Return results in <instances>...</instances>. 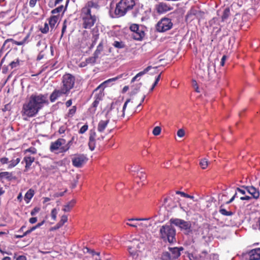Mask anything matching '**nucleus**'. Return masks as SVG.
I'll return each mask as SVG.
<instances>
[{
    "instance_id": "obj_1",
    "label": "nucleus",
    "mask_w": 260,
    "mask_h": 260,
    "mask_svg": "<svg viewBox=\"0 0 260 260\" xmlns=\"http://www.w3.org/2000/svg\"><path fill=\"white\" fill-rule=\"evenodd\" d=\"M48 104L47 94H32L23 105L22 115L29 117H34L45 105Z\"/></svg>"
},
{
    "instance_id": "obj_2",
    "label": "nucleus",
    "mask_w": 260,
    "mask_h": 260,
    "mask_svg": "<svg viewBox=\"0 0 260 260\" xmlns=\"http://www.w3.org/2000/svg\"><path fill=\"white\" fill-rule=\"evenodd\" d=\"M135 5L134 0H120L116 5L115 14L117 17L123 16L127 11L132 10Z\"/></svg>"
},
{
    "instance_id": "obj_3",
    "label": "nucleus",
    "mask_w": 260,
    "mask_h": 260,
    "mask_svg": "<svg viewBox=\"0 0 260 260\" xmlns=\"http://www.w3.org/2000/svg\"><path fill=\"white\" fill-rule=\"evenodd\" d=\"M161 238L164 241L173 243L175 241L176 231L171 225L162 226L159 230Z\"/></svg>"
},
{
    "instance_id": "obj_4",
    "label": "nucleus",
    "mask_w": 260,
    "mask_h": 260,
    "mask_svg": "<svg viewBox=\"0 0 260 260\" xmlns=\"http://www.w3.org/2000/svg\"><path fill=\"white\" fill-rule=\"evenodd\" d=\"M81 18L83 21V27L89 29L92 27L96 21V17L94 15H91V11L85 9L81 11Z\"/></svg>"
},
{
    "instance_id": "obj_5",
    "label": "nucleus",
    "mask_w": 260,
    "mask_h": 260,
    "mask_svg": "<svg viewBox=\"0 0 260 260\" xmlns=\"http://www.w3.org/2000/svg\"><path fill=\"white\" fill-rule=\"evenodd\" d=\"M130 101V99H128L125 102L122 107V114L120 116L119 115V110L121 108L120 104L117 102L112 103L111 104L110 110L107 112V115L114 118H118L119 117H124V111L126 109L127 104L129 103Z\"/></svg>"
},
{
    "instance_id": "obj_6",
    "label": "nucleus",
    "mask_w": 260,
    "mask_h": 260,
    "mask_svg": "<svg viewBox=\"0 0 260 260\" xmlns=\"http://www.w3.org/2000/svg\"><path fill=\"white\" fill-rule=\"evenodd\" d=\"M75 78L70 74H66L62 77V85L60 89L62 92L68 94L71 89L74 87Z\"/></svg>"
},
{
    "instance_id": "obj_7",
    "label": "nucleus",
    "mask_w": 260,
    "mask_h": 260,
    "mask_svg": "<svg viewBox=\"0 0 260 260\" xmlns=\"http://www.w3.org/2000/svg\"><path fill=\"white\" fill-rule=\"evenodd\" d=\"M169 249V251L162 253L161 256V260H175L180 255L178 248H170Z\"/></svg>"
},
{
    "instance_id": "obj_8",
    "label": "nucleus",
    "mask_w": 260,
    "mask_h": 260,
    "mask_svg": "<svg viewBox=\"0 0 260 260\" xmlns=\"http://www.w3.org/2000/svg\"><path fill=\"white\" fill-rule=\"evenodd\" d=\"M87 160L86 155L84 154H75L72 158V164L76 168H81Z\"/></svg>"
},
{
    "instance_id": "obj_9",
    "label": "nucleus",
    "mask_w": 260,
    "mask_h": 260,
    "mask_svg": "<svg viewBox=\"0 0 260 260\" xmlns=\"http://www.w3.org/2000/svg\"><path fill=\"white\" fill-rule=\"evenodd\" d=\"M173 23L171 20L168 18L161 19L156 25V29L159 32H164L172 28Z\"/></svg>"
},
{
    "instance_id": "obj_10",
    "label": "nucleus",
    "mask_w": 260,
    "mask_h": 260,
    "mask_svg": "<svg viewBox=\"0 0 260 260\" xmlns=\"http://www.w3.org/2000/svg\"><path fill=\"white\" fill-rule=\"evenodd\" d=\"M131 245H128V249L131 255L135 256L137 255V252L139 250L141 246L143 245L139 240L136 238L129 241Z\"/></svg>"
},
{
    "instance_id": "obj_11",
    "label": "nucleus",
    "mask_w": 260,
    "mask_h": 260,
    "mask_svg": "<svg viewBox=\"0 0 260 260\" xmlns=\"http://www.w3.org/2000/svg\"><path fill=\"white\" fill-rule=\"evenodd\" d=\"M129 28L133 32L132 36L135 40H141L144 37V32L142 29H140L138 24H133L130 26Z\"/></svg>"
},
{
    "instance_id": "obj_12",
    "label": "nucleus",
    "mask_w": 260,
    "mask_h": 260,
    "mask_svg": "<svg viewBox=\"0 0 260 260\" xmlns=\"http://www.w3.org/2000/svg\"><path fill=\"white\" fill-rule=\"evenodd\" d=\"M171 223L179 226L180 229L183 230H189L191 227V224L189 222L178 218H172L170 219Z\"/></svg>"
},
{
    "instance_id": "obj_13",
    "label": "nucleus",
    "mask_w": 260,
    "mask_h": 260,
    "mask_svg": "<svg viewBox=\"0 0 260 260\" xmlns=\"http://www.w3.org/2000/svg\"><path fill=\"white\" fill-rule=\"evenodd\" d=\"M155 9L158 13L162 14L172 10L173 7L166 3L160 2L155 5Z\"/></svg>"
},
{
    "instance_id": "obj_14",
    "label": "nucleus",
    "mask_w": 260,
    "mask_h": 260,
    "mask_svg": "<svg viewBox=\"0 0 260 260\" xmlns=\"http://www.w3.org/2000/svg\"><path fill=\"white\" fill-rule=\"evenodd\" d=\"M66 140L63 138H59L55 142H52L50 146V150L52 152H55V151L60 149L61 146L66 143Z\"/></svg>"
},
{
    "instance_id": "obj_15",
    "label": "nucleus",
    "mask_w": 260,
    "mask_h": 260,
    "mask_svg": "<svg viewBox=\"0 0 260 260\" xmlns=\"http://www.w3.org/2000/svg\"><path fill=\"white\" fill-rule=\"evenodd\" d=\"M246 257L248 259V260H259L260 248L253 249L249 251L246 254Z\"/></svg>"
},
{
    "instance_id": "obj_16",
    "label": "nucleus",
    "mask_w": 260,
    "mask_h": 260,
    "mask_svg": "<svg viewBox=\"0 0 260 260\" xmlns=\"http://www.w3.org/2000/svg\"><path fill=\"white\" fill-rule=\"evenodd\" d=\"M242 187L244 188L252 196L253 199L257 200L259 198V190L253 186H242Z\"/></svg>"
},
{
    "instance_id": "obj_17",
    "label": "nucleus",
    "mask_w": 260,
    "mask_h": 260,
    "mask_svg": "<svg viewBox=\"0 0 260 260\" xmlns=\"http://www.w3.org/2000/svg\"><path fill=\"white\" fill-rule=\"evenodd\" d=\"M95 132L94 131H90L88 146L91 151L93 150L95 147Z\"/></svg>"
},
{
    "instance_id": "obj_18",
    "label": "nucleus",
    "mask_w": 260,
    "mask_h": 260,
    "mask_svg": "<svg viewBox=\"0 0 260 260\" xmlns=\"http://www.w3.org/2000/svg\"><path fill=\"white\" fill-rule=\"evenodd\" d=\"M35 161V158L34 157L29 156V155H26L22 162L23 163L24 162L25 163V171H27L30 169V166L32 165V163Z\"/></svg>"
},
{
    "instance_id": "obj_19",
    "label": "nucleus",
    "mask_w": 260,
    "mask_h": 260,
    "mask_svg": "<svg viewBox=\"0 0 260 260\" xmlns=\"http://www.w3.org/2000/svg\"><path fill=\"white\" fill-rule=\"evenodd\" d=\"M62 94H66L65 93L62 92L61 89L55 90L50 95V99L52 102H54L58 97Z\"/></svg>"
},
{
    "instance_id": "obj_20",
    "label": "nucleus",
    "mask_w": 260,
    "mask_h": 260,
    "mask_svg": "<svg viewBox=\"0 0 260 260\" xmlns=\"http://www.w3.org/2000/svg\"><path fill=\"white\" fill-rule=\"evenodd\" d=\"M99 6L96 3H94L92 1H89L86 4L85 6L82 9V11H83L85 9L91 11V8L99 9Z\"/></svg>"
},
{
    "instance_id": "obj_21",
    "label": "nucleus",
    "mask_w": 260,
    "mask_h": 260,
    "mask_svg": "<svg viewBox=\"0 0 260 260\" xmlns=\"http://www.w3.org/2000/svg\"><path fill=\"white\" fill-rule=\"evenodd\" d=\"M103 96V94L102 93L95 95V100L93 102L91 108L93 111L94 112L95 111V108L99 105L100 101L102 100Z\"/></svg>"
},
{
    "instance_id": "obj_22",
    "label": "nucleus",
    "mask_w": 260,
    "mask_h": 260,
    "mask_svg": "<svg viewBox=\"0 0 260 260\" xmlns=\"http://www.w3.org/2000/svg\"><path fill=\"white\" fill-rule=\"evenodd\" d=\"M109 122V120L108 119L106 120H101L98 125V131L100 133L103 132Z\"/></svg>"
},
{
    "instance_id": "obj_23",
    "label": "nucleus",
    "mask_w": 260,
    "mask_h": 260,
    "mask_svg": "<svg viewBox=\"0 0 260 260\" xmlns=\"http://www.w3.org/2000/svg\"><path fill=\"white\" fill-rule=\"evenodd\" d=\"M37 47L39 52L44 53V51L47 48V44L44 40H40L37 43Z\"/></svg>"
},
{
    "instance_id": "obj_24",
    "label": "nucleus",
    "mask_w": 260,
    "mask_h": 260,
    "mask_svg": "<svg viewBox=\"0 0 260 260\" xmlns=\"http://www.w3.org/2000/svg\"><path fill=\"white\" fill-rule=\"evenodd\" d=\"M219 212L224 216H232L234 214V212L232 211L229 210H227L224 207L223 205H221L219 210Z\"/></svg>"
},
{
    "instance_id": "obj_25",
    "label": "nucleus",
    "mask_w": 260,
    "mask_h": 260,
    "mask_svg": "<svg viewBox=\"0 0 260 260\" xmlns=\"http://www.w3.org/2000/svg\"><path fill=\"white\" fill-rule=\"evenodd\" d=\"M75 137H72L71 140H70L68 143L64 146H62L60 148V152H65L67 151L71 147L73 141H74Z\"/></svg>"
},
{
    "instance_id": "obj_26",
    "label": "nucleus",
    "mask_w": 260,
    "mask_h": 260,
    "mask_svg": "<svg viewBox=\"0 0 260 260\" xmlns=\"http://www.w3.org/2000/svg\"><path fill=\"white\" fill-rule=\"evenodd\" d=\"M76 203V201L75 200H72L70 202H69L67 205L64 206V208H63V211L64 212H69L71 209L74 207Z\"/></svg>"
},
{
    "instance_id": "obj_27",
    "label": "nucleus",
    "mask_w": 260,
    "mask_h": 260,
    "mask_svg": "<svg viewBox=\"0 0 260 260\" xmlns=\"http://www.w3.org/2000/svg\"><path fill=\"white\" fill-rule=\"evenodd\" d=\"M151 68V67L149 66V67H147L146 69H145L143 71L139 72L133 78V79L132 80V82H134L135 81H136L137 79V78L138 77H140L143 76V75L145 74L146 73H147Z\"/></svg>"
},
{
    "instance_id": "obj_28",
    "label": "nucleus",
    "mask_w": 260,
    "mask_h": 260,
    "mask_svg": "<svg viewBox=\"0 0 260 260\" xmlns=\"http://www.w3.org/2000/svg\"><path fill=\"white\" fill-rule=\"evenodd\" d=\"M58 19V18L57 16H52L49 18V24L51 29L54 28Z\"/></svg>"
},
{
    "instance_id": "obj_29",
    "label": "nucleus",
    "mask_w": 260,
    "mask_h": 260,
    "mask_svg": "<svg viewBox=\"0 0 260 260\" xmlns=\"http://www.w3.org/2000/svg\"><path fill=\"white\" fill-rule=\"evenodd\" d=\"M34 195V190L29 189L25 193L24 199L27 203H28L29 200L33 197Z\"/></svg>"
},
{
    "instance_id": "obj_30",
    "label": "nucleus",
    "mask_w": 260,
    "mask_h": 260,
    "mask_svg": "<svg viewBox=\"0 0 260 260\" xmlns=\"http://www.w3.org/2000/svg\"><path fill=\"white\" fill-rule=\"evenodd\" d=\"M20 161V158H17L16 159H13L9 161V164L8 165V169H11L15 167L17 164Z\"/></svg>"
},
{
    "instance_id": "obj_31",
    "label": "nucleus",
    "mask_w": 260,
    "mask_h": 260,
    "mask_svg": "<svg viewBox=\"0 0 260 260\" xmlns=\"http://www.w3.org/2000/svg\"><path fill=\"white\" fill-rule=\"evenodd\" d=\"M103 50V46L102 42H101L97 47L96 49L94 51L93 53V55L96 56L98 58H99V55Z\"/></svg>"
},
{
    "instance_id": "obj_32",
    "label": "nucleus",
    "mask_w": 260,
    "mask_h": 260,
    "mask_svg": "<svg viewBox=\"0 0 260 260\" xmlns=\"http://www.w3.org/2000/svg\"><path fill=\"white\" fill-rule=\"evenodd\" d=\"M230 15V10L229 8H226L224 9L223 15L221 16V19L222 21H225Z\"/></svg>"
},
{
    "instance_id": "obj_33",
    "label": "nucleus",
    "mask_w": 260,
    "mask_h": 260,
    "mask_svg": "<svg viewBox=\"0 0 260 260\" xmlns=\"http://www.w3.org/2000/svg\"><path fill=\"white\" fill-rule=\"evenodd\" d=\"M12 177V174L11 173L8 172H3L0 173V179H2L4 178L8 179L10 180Z\"/></svg>"
},
{
    "instance_id": "obj_34",
    "label": "nucleus",
    "mask_w": 260,
    "mask_h": 260,
    "mask_svg": "<svg viewBox=\"0 0 260 260\" xmlns=\"http://www.w3.org/2000/svg\"><path fill=\"white\" fill-rule=\"evenodd\" d=\"M208 163L207 159L203 158L201 160L200 165L203 169H205L207 168Z\"/></svg>"
},
{
    "instance_id": "obj_35",
    "label": "nucleus",
    "mask_w": 260,
    "mask_h": 260,
    "mask_svg": "<svg viewBox=\"0 0 260 260\" xmlns=\"http://www.w3.org/2000/svg\"><path fill=\"white\" fill-rule=\"evenodd\" d=\"M26 39V38L24 39L22 41L18 42V41L13 40L12 39H8L5 41L4 44L7 43L8 42L13 41V42H14V44L17 45H22L25 42Z\"/></svg>"
},
{
    "instance_id": "obj_36",
    "label": "nucleus",
    "mask_w": 260,
    "mask_h": 260,
    "mask_svg": "<svg viewBox=\"0 0 260 260\" xmlns=\"http://www.w3.org/2000/svg\"><path fill=\"white\" fill-rule=\"evenodd\" d=\"M98 58L96 56L93 55L92 56L88 57L86 59V61L88 64H94L96 60Z\"/></svg>"
},
{
    "instance_id": "obj_37",
    "label": "nucleus",
    "mask_w": 260,
    "mask_h": 260,
    "mask_svg": "<svg viewBox=\"0 0 260 260\" xmlns=\"http://www.w3.org/2000/svg\"><path fill=\"white\" fill-rule=\"evenodd\" d=\"M113 45L117 48L121 49L124 47L125 45L122 42L115 41Z\"/></svg>"
},
{
    "instance_id": "obj_38",
    "label": "nucleus",
    "mask_w": 260,
    "mask_h": 260,
    "mask_svg": "<svg viewBox=\"0 0 260 260\" xmlns=\"http://www.w3.org/2000/svg\"><path fill=\"white\" fill-rule=\"evenodd\" d=\"M176 193L177 194H180V195H181V196H182L183 197H185V198H189L190 199H194V197L193 196L189 195L188 194L185 193L184 192H182V191H176Z\"/></svg>"
},
{
    "instance_id": "obj_39",
    "label": "nucleus",
    "mask_w": 260,
    "mask_h": 260,
    "mask_svg": "<svg viewBox=\"0 0 260 260\" xmlns=\"http://www.w3.org/2000/svg\"><path fill=\"white\" fill-rule=\"evenodd\" d=\"M63 6L61 5V6H59L58 7L52 10L51 11V13L53 14H54L56 13H59L63 10Z\"/></svg>"
},
{
    "instance_id": "obj_40",
    "label": "nucleus",
    "mask_w": 260,
    "mask_h": 260,
    "mask_svg": "<svg viewBox=\"0 0 260 260\" xmlns=\"http://www.w3.org/2000/svg\"><path fill=\"white\" fill-rule=\"evenodd\" d=\"M49 29L48 24L47 23H45L44 24V26L42 28H40L41 31L43 34H46L48 32Z\"/></svg>"
},
{
    "instance_id": "obj_41",
    "label": "nucleus",
    "mask_w": 260,
    "mask_h": 260,
    "mask_svg": "<svg viewBox=\"0 0 260 260\" xmlns=\"http://www.w3.org/2000/svg\"><path fill=\"white\" fill-rule=\"evenodd\" d=\"M161 132V128L159 126H156L154 128L152 133L154 136H158Z\"/></svg>"
},
{
    "instance_id": "obj_42",
    "label": "nucleus",
    "mask_w": 260,
    "mask_h": 260,
    "mask_svg": "<svg viewBox=\"0 0 260 260\" xmlns=\"http://www.w3.org/2000/svg\"><path fill=\"white\" fill-rule=\"evenodd\" d=\"M19 65V61L18 59H16V61H13L10 63L11 68L14 69Z\"/></svg>"
},
{
    "instance_id": "obj_43",
    "label": "nucleus",
    "mask_w": 260,
    "mask_h": 260,
    "mask_svg": "<svg viewBox=\"0 0 260 260\" xmlns=\"http://www.w3.org/2000/svg\"><path fill=\"white\" fill-rule=\"evenodd\" d=\"M68 221V217L66 215H63L61 216V219L59 223L62 226Z\"/></svg>"
},
{
    "instance_id": "obj_44",
    "label": "nucleus",
    "mask_w": 260,
    "mask_h": 260,
    "mask_svg": "<svg viewBox=\"0 0 260 260\" xmlns=\"http://www.w3.org/2000/svg\"><path fill=\"white\" fill-rule=\"evenodd\" d=\"M57 214V210L55 208L53 209L51 211V215L52 218L54 220H55L56 219Z\"/></svg>"
},
{
    "instance_id": "obj_45",
    "label": "nucleus",
    "mask_w": 260,
    "mask_h": 260,
    "mask_svg": "<svg viewBox=\"0 0 260 260\" xmlns=\"http://www.w3.org/2000/svg\"><path fill=\"white\" fill-rule=\"evenodd\" d=\"M88 126L87 124L84 125L82 126L81 128L80 129L79 133L80 134H84L87 129H88Z\"/></svg>"
},
{
    "instance_id": "obj_46",
    "label": "nucleus",
    "mask_w": 260,
    "mask_h": 260,
    "mask_svg": "<svg viewBox=\"0 0 260 260\" xmlns=\"http://www.w3.org/2000/svg\"><path fill=\"white\" fill-rule=\"evenodd\" d=\"M76 111V108L75 106H73L69 111L68 115L70 117H72L75 113Z\"/></svg>"
},
{
    "instance_id": "obj_47",
    "label": "nucleus",
    "mask_w": 260,
    "mask_h": 260,
    "mask_svg": "<svg viewBox=\"0 0 260 260\" xmlns=\"http://www.w3.org/2000/svg\"><path fill=\"white\" fill-rule=\"evenodd\" d=\"M192 86L194 88V90L197 92H200V91L199 90V87L197 84V82L196 80H192Z\"/></svg>"
},
{
    "instance_id": "obj_48",
    "label": "nucleus",
    "mask_w": 260,
    "mask_h": 260,
    "mask_svg": "<svg viewBox=\"0 0 260 260\" xmlns=\"http://www.w3.org/2000/svg\"><path fill=\"white\" fill-rule=\"evenodd\" d=\"M0 163L1 165H5L9 163V158L6 157H3L0 158Z\"/></svg>"
},
{
    "instance_id": "obj_49",
    "label": "nucleus",
    "mask_w": 260,
    "mask_h": 260,
    "mask_svg": "<svg viewBox=\"0 0 260 260\" xmlns=\"http://www.w3.org/2000/svg\"><path fill=\"white\" fill-rule=\"evenodd\" d=\"M67 21L66 20H65L63 22V26H62V30H61V37H62L64 33L66 32V29L67 27Z\"/></svg>"
},
{
    "instance_id": "obj_50",
    "label": "nucleus",
    "mask_w": 260,
    "mask_h": 260,
    "mask_svg": "<svg viewBox=\"0 0 260 260\" xmlns=\"http://www.w3.org/2000/svg\"><path fill=\"white\" fill-rule=\"evenodd\" d=\"M98 39H99V35L98 34H95L93 35L92 39V46H94L95 44Z\"/></svg>"
},
{
    "instance_id": "obj_51",
    "label": "nucleus",
    "mask_w": 260,
    "mask_h": 260,
    "mask_svg": "<svg viewBox=\"0 0 260 260\" xmlns=\"http://www.w3.org/2000/svg\"><path fill=\"white\" fill-rule=\"evenodd\" d=\"M24 152L25 153H26V152H30L32 154H36L37 153V150L36 148L34 147H31L25 150Z\"/></svg>"
},
{
    "instance_id": "obj_52",
    "label": "nucleus",
    "mask_w": 260,
    "mask_h": 260,
    "mask_svg": "<svg viewBox=\"0 0 260 260\" xmlns=\"http://www.w3.org/2000/svg\"><path fill=\"white\" fill-rule=\"evenodd\" d=\"M67 126L65 125H62L60 126L58 129V132L60 134H62L65 133L66 131L67 130Z\"/></svg>"
},
{
    "instance_id": "obj_53",
    "label": "nucleus",
    "mask_w": 260,
    "mask_h": 260,
    "mask_svg": "<svg viewBox=\"0 0 260 260\" xmlns=\"http://www.w3.org/2000/svg\"><path fill=\"white\" fill-rule=\"evenodd\" d=\"M40 210V208L39 207H35L32 209V210L30 212V214L31 216L35 215Z\"/></svg>"
},
{
    "instance_id": "obj_54",
    "label": "nucleus",
    "mask_w": 260,
    "mask_h": 260,
    "mask_svg": "<svg viewBox=\"0 0 260 260\" xmlns=\"http://www.w3.org/2000/svg\"><path fill=\"white\" fill-rule=\"evenodd\" d=\"M138 225L141 227V230H143L147 228L149 225H150V224H147L146 223H139Z\"/></svg>"
},
{
    "instance_id": "obj_55",
    "label": "nucleus",
    "mask_w": 260,
    "mask_h": 260,
    "mask_svg": "<svg viewBox=\"0 0 260 260\" xmlns=\"http://www.w3.org/2000/svg\"><path fill=\"white\" fill-rule=\"evenodd\" d=\"M149 218H129L128 219V221H147Z\"/></svg>"
},
{
    "instance_id": "obj_56",
    "label": "nucleus",
    "mask_w": 260,
    "mask_h": 260,
    "mask_svg": "<svg viewBox=\"0 0 260 260\" xmlns=\"http://www.w3.org/2000/svg\"><path fill=\"white\" fill-rule=\"evenodd\" d=\"M185 135V132L183 129H180L177 132V136L179 137H183Z\"/></svg>"
},
{
    "instance_id": "obj_57",
    "label": "nucleus",
    "mask_w": 260,
    "mask_h": 260,
    "mask_svg": "<svg viewBox=\"0 0 260 260\" xmlns=\"http://www.w3.org/2000/svg\"><path fill=\"white\" fill-rule=\"evenodd\" d=\"M36 226H34L33 227H32L31 228H30L29 230H28L27 231H26L24 233V235H27L29 234H30L31 232L34 231V230H35L36 229Z\"/></svg>"
},
{
    "instance_id": "obj_58",
    "label": "nucleus",
    "mask_w": 260,
    "mask_h": 260,
    "mask_svg": "<svg viewBox=\"0 0 260 260\" xmlns=\"http://www.w3.org/2000/svg\"><path fill=\"white\" fill-rule=\"evenodd\" d=\"M211 69H213L214 71H215V66L214 64H211L210 63L208 66V71L209 74H210V71H211Z\"/></svg>"
},
{
    "instance_id": "obj_59",
    "label": "nucleus",
    "mask_w": 260,
    "mask_h": 260,
    "mask_svg": "<svg viewBox=\"0 0 260 260\" xmlns=\"http://www.w3.org/2000/svg\"><path fill=\"white\" fill-rule=\"evenodd\" d=\"M37 0H30L29 2V6L31 8H33L35 6Z\"/></svg>"
},
{
    "instance_id": "obj_60",
    "label": "nucleus",
    "mask_w": 260,
    "mask_h": 260,
    "mask_svg": "<svg viewBox=\"0 0 260 260\" xmlns=\"http://www.w3.org/2000/svg\"><path fill=\"white\" fill-rule=\"evenodd\" d=\"M227 59V56L226 55H223L221 58L220 61V66H223L224 65L225 61Z\"/></svg>"
},
{
    "instance_id": "obj_61",
    "label": "nucleus",
    "mask_w": 260,
    "mask_h": 260,
    "mask_svg": "<svg viewBox=\"0 0 260 260\" xmlns=\"http://www.w3.org/2000/svg\"><path fill=\"white\" fill-rule=\"evenodd\" d=\"M45 53H43V52H39L38 55V57H37V59L40 60L41 59H42L45 56Z\"/></svg>"
},
{
    "instance_id": "obj_62",
    "label": "nucleus",
    "mask_w": 260,
    "mask_h": 260,
    "mask_svg": "<svg viewBox=\"0 0 260 260\" xmlns=\"http://www.w3.org/2000/svg\"><path fill=\"white\" fill-rule=\"evenodd\" d=\"M138 177L141 180H144L146 178V176L144 174H143L142 172L140 173V174L138 175Z\"/></svg>"
},
{
    "instance_id": "obj_63",
    "label": "nucleus",
    "mask_w": 260,
    "mask_h": 260,
    "mask_svg": "<svg viewBox=\"0 0 260 260\" xmlns=\"http://www.w3.org/2000/svg\"><path fill=\"white\" fill-rule=\"evenodd\" d=\"M62 225L58 222L56 224V225H55L54 226L52 227L51 230H56L58 229H59L60 227H61Z\"/></svg>"
},
{
    "instance_id": "obj_64",
    "label": "nucleus",
    "mask_w": 260,
    "mask_h": 260,
    "mask_svg": "<svg viewBox=\"0 0 260 260\" xmlns=\"http://www.w3.org/2000/svg\"><path fill=\"white\" fill-rule=\"evenodd\" d=\"M16 260H26V257L24 255H20L17 257Z\"/></svg>"
}]
</instances>
